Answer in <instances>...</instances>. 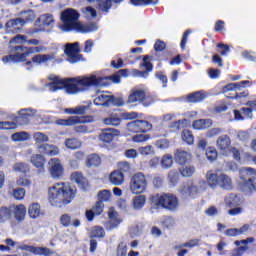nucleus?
I'll use <instances>...</instances> for the list:
<instances>
[{
    "instance_id": "a211bd4d",
    "label": "nucleus",
    "mask_w": 256,
    "mask_h": 256,
    "mask_svg": "<svg viewBox=\"0 0 256 256\" xmlns=\"http://www.w3.org/2000/svg\"><path fill=\"white\" fill-rule=\"evenodd\" d=\"M119 135V130L115 128H108L103 130L100 135L99 139L100 141H103V143H111L115 137H118Z\"/></svg>"
},
{
    "instance_id": "680f3d73",
    "label": "nucleus",
    "mask_w": 256,
    "mask_h": 256,
    "mask_svg": "<svg viewBox=\"0 0 256 256\" xmlns=\"http://www.w3.org/2000/svg\"><path fill=\"white\" fill-rule=\"evenodd\" d=\"M98 198L101 203L111 201V191L103 190L98 193Z\"/></svg>"
},
{
    "instance_id": "8fccbe9b",
    "label": "nucleus",
    "mask_w": 256,
    "mask_h": 256,
    "mask_svg": "<svg viewBox=\"0 0 256 256\" xmlns=\"http://www.w3.org/2000/svg\"><path fill=\"white\" fill-rule=\"evenodd\" d=\"M132 5L136 7H141L143 5H157L159 0H130Z\"/></svg>"
},
{
    "instance_id": "72a5a7b5",
    "label": "nucleus",
    "mask_w": 256,
    "mask_h": 256,
    "mask_svg": "<svg viewBox=\"0 0 256 256\" xmlns=\"http://www.w3.org/2000/svg\"><path fill=\"white\" fill-rule=\"evenodd\" d=\"M28 215L31 219H39L41 217V205L32 203L28 208Z\"/></svg>"
},
{
    "instance_id": "9d476101",
    "label": "nucleus",
    "mask_w": 256,
    "mask_h": 256,
    "mask_svg": "<svg viewBox=\"0 0 256 256\" xmlns=\"http://www.w3.org/2000/svg\"><path fill=\"white\" fill-rule=\"evenodd\" d=\"M111 103L113 105H122L123 101L120 99L118 103H115V96L110 95L109 92H97L94 105L98 107H109Z\"/></svg>"
},
{
    "instance_id": "f8f14e48",
    "label": "nucleus",
    "mask_w": 256,
    "mask_h": 256,
    "mask_svg": "<svg viewBox=\"0 0 256 256\" xmlns=\"http://www.w3.org/2000/svg\"><path fill=\"white\" fill-rule=\"evenodd\" d=\"M17 249H20V251H28L29 253H33V255H53V252L51 249L47 247H35V246H30L27 244H22L17 247Z\"/></svg>"
},
{
    "instance_id": "a878e982",
    "label": "nucleus",
    "mask_w": 256,
    "mask_h": 256,
    "mask_svg": "<svg viewBox=\"0 0 256 256\" xmlns=\"http://www.w3.org/2000/svg\"><path fill=\"white\" fill-rule=\"evenodd\" d=\"M218 186L222 189H225L226 191H231V189H233V181L226 174L220 173V180L218 182Z\"/></svg>"
},
{
    "instance_id": "0eeeda50",
    "label": "nucleus",
    "mask_w": 256,
    "mask_h": 256,
    "mask_svg": "<svg viewBox=\"0 0 256 256\" xmlns=\"http://www.w3.org/2000/svg\"><path fill=\"white\" fill-rule=\"evenodd\" d=\"M153 101V97L147 96L145 90L141 88H134L128 97V103H142L144 107H149Z\"/></svg>"
},
{
    "instance_id": "5701e85b",
    "label": "nucleus",
    "mask_w": 256,
    "mask_h": 256,
    "mask_svg": "<svg viewBox=\"0 0 256 256\" xmlns=\"http://www.w3.org/2000/svg\"><path fill=\"white\" fill-rule=\"evenodd\" d=\"M78 123H83V120L78 116H71L67 119H58L55 121L56 125H61L62 127H72L73 125H78Z\"/></svg>"
},
{
    "instance_id": "6ab92c4d",
    "label": "nucleus",
    "mask_w": 256,
    "mask_h": 256,
    "mask_svg": "<svg viewBox=\"0 0 256 256\" xmlns=\"http://www.w3.org/2000/svg\"><path fill=\"white\" fill-rule=\"evenodd\" d=\"M108 217H109V221L106 223V227L107 229H109V231H113V229H117V227H119V224L122 223V219L119 218V216H117V212L110 210L108 212Z\"/></svg>"
},
{
    "instance_id": "393cba45",
    "label": "nucleus",
    "mask_w": 256,
    "mask_h": 256,
    "mask_svg": "<svg viewBox=\"0 0 256 256\" xmlns=\"http://www.w3.org/2000/svg\"><path fill=\"white\" fill-rule=\"evenodd\" d=\"M13 215L16 221H25V215H27V208L25 205H15L12 206Z\"/></svg>"
},
{
    "instance_id": "de8ad7c7",
    "label": "nucleus",
    "mask_w": 256,
    "mask_h": 256,
    "mask_svg": "<svg viewBox=\"0 0 256 256\" xmlns=\"http://www.w3.org/2000/svg\"><path fill=\"white\" fill-rule=\"evenodd\" d=\"M20 17V19L24 21V24H26L27 21H33V19H35V12H33V10H26L20 13Z\"/></svg>"
},
{
    "instance_id": "aec40b11",
    "label": "nucleus",
    "mask_w": 256,
    "mask_h": 256,
    "mask_svg": "<svg viewBox=\"0 0 256 256\" xmlns=\"http://www.w3.org/2000/svg\"><path fill=\"white\" fill-rule=\"evenodd\" d=\"M35 145L39 151L49 143V136L43 132H35L33 134Z\"/></svg>"
},
{
    "instance_id": "864d4df0",
    "label": "nucleus",
    "mask_w": 256,
    "mask_h": 256,
    "mask_svg": "<svg viewBox=\"0 0 256 256\" xmlns=\"http://www.w3.org/2000/svg\"><path fill=\"white\" fill-rule=\"evenodd\" d=\"M25 193L24 188H16L12 191V197H14L16 201H23L25 199Z\"/></svg>"
},
{
    "instance_id": "9b49d317",
    "label": "nucleus",
    "mask_w": 256,
    "mask_h": 256,
    "mask_svg": "<svg viewBox=\"0 0 256 256\" xmlns=\"http://www.w3.org/2000/svg\"><path fill=\"white\" fill-rule=\"evenodd\" d=\"M128 131L131 133H147L153 129V125L145 120H136L128 123Z\"/></svg>"
},
{
    "instance_id": "37998d69",
    "label": "nucleus",
    "mask_w": 256,
    "mask_h": 256,
    "mask_svg": "<svg viewBox=\"0 0 256 256\" xmlns=\"http://www.w3.org/2000/svg\"><path fill=\"white\" fill-rule=\"evenodd\" d=\"M205 94H203V92L198 91V92H194L192 94H189L187 96V101L188 103H199V101H203V99H205Z\"/></svg>"
},
{
    "instance_id": "f257e3e1",
    "label": "nucleus",
    "mask_w": 256,
    "mask_h": 256,
    "mask_svg": "<svg viewBox=\"0 0 256 256\" xmlns=\"http://www.w3.org/2000/svg\"><path fill=\"white\" fill-rule=\"evenodd\" d=\"M49 80L51 81V83L48 84L49 91L55 93L56 91L65 89L67 95H77V93L87 91L90 87H103V85H105V78L95 74L67 78L64 80L57 76H50Z\"/></svg>"
},
{
    "instance_id": "c9c22d12",
    "label": "nucleus",
    "mask_w": 256,
    "mask_h": 256,
    "mask_svg": "<svg viewBox=\"0 0 256 256\" xmlns=\"http://www.w3.org/2000/svg\"><path fill=\"white\" fill-rule=\"evenodd\" d=\"M246 85H249V81L247 80L239 83H230L224 87V93L227 91H241Z\"/></svg>"
},
{
    "instance_id": "1a4fd4ad",
    "label": "nucleus",
    "mask_w": 256,
    "mask_h": 256,
    "mask_svg": "<svg viewBox=\"0 0 256 256\" xmlns=\"http://www.w3.org/2000/svg\"><path fill=\"white\" fill-rule=\"evenodd\" d=\"M48 171L52 179H61L65 175V168L59 158H51L48 161Z\"/></svg>"
},
{
    "instance_id": "5fc2aeb1",
    "label": "nucleus",
    "mask_w": 256,
    "mask_h": 256,
    "mask_svg": "<svg viewBox=\"0 0 256 256\" xmlns=\"http://www.w3.org/2000/svg\"><path fill=\"white\" fill-rule=\"evenodd\" d=\"M138 152L140 153V155H143L144 157H147L149 155H155V150L151 145L139 147Z\"/></svg>"
},
{
    "instance_id": "f3484780",
    "label": "nucleus",
    "mask_w": 256,
    "mask_h": 256,
    "mask_svg": "<svg viewBox=\"0 0 256 256\" xmlns=\"http://www.w3.org/2000/svg\"><path fill=\"white\" fill-rule=\"evenodd\" d=\"M19 25L21 27H24V25H25L24 20H22L21 18L10 19L6 23V31H7V33H19V31H21V27H19Z\"/></svg>"
},
{
    "instance_id": "cd10ccee",
    "label": "nucleus",
    "mask_w": 256,
    "mask_h": 256,
    "mask_svg": "<svg viewBox=\"0 0 256 256\" xmlns=\"http://www.w3.org/2000/svg\"><path fill=\"white\" fill-rule=\"evenodd\" d=\"M110 182L116 186L123 185L125 183V175H123V172L115 170L110 174Z\"/></svg>"
},
{
    "instance_id": "a18cd8bd",
    "label": "nucleus",
    "mask_w": 256,
    "mask_h": 256,
    "mask_svg": "<svg viewBox=\"0 0 256 256\" xmlns=\"http://www.w3.org/2000/svg\"><path fill=\"white\" fill-rule=\"evenodd\" d=\"M9 219H11V209L2 206L0 208V223H5V221H9Z\"/></svg>"
},
{
    "instance_id": "bb28decb",
    "label": "nucleus",
    "mask_w": 256,
    "mask_h": 256,
    "mask_svg": "<svg viewBox=\"0 0 256 256\" xmlns=\"http://www.w3.org/2000/svg\"><path fill=\"white\" fill-rule=\"evenodd\" d=\"M221 173L222 172H212V171L207 172L206 179L210 187H217V185H219Z\"/></svg>"
},
{
    "instance_id": "7c9ffc66",
    "label": "nucleus",
    "mask_w": 256,
    "mask_h": 256,
    "mask_svg": "<svg viewBox=\"0 0 256 256\" xmlns=\"http://www.w3.org/2000/svg\"><path fill=\"white\" fill-rule=\"evenodd\" d=\"M29 139H31V134L25 131L16 132L11 135V140L14 141V143L29 141Z\"/></svg>"
},
{
    "instance_id": "a19ab883",
    "label": "nucleus",
    "mask_w": 256,
    "mask_h": 256,
    "mask_svg": "<svg viewBox=\"0 0 256 256\" xmlns=\"http://www.w3.org/2000/svg\"><path fill=\"white\" fill-rule=\"evenodd\" d=\"M179 172L182 177H193V175H195V167L192 165H182L179 168Z\"/></svg>"
},
{
    "instance_id": "dca6fc26",
    "label": "nucleus",
    "mask_w": 256,
    "mask_h": 256,
    "mask_svg": "<svg viewBox=\"0 0 256 256\" xmlns=\"http://www.w3.org/2000/svg\"><path fill=\"white\" fill-rule=\"evenodd\" d=\"M179 191L183 197H196V195H199V188L193 182L186 183Z\"/></svg>"
},
{
    "instance_id": "052dcab7",
    "label": "nucleus",
    "mask_w": 256,
    "mask_h": 256,
    "mask_svg": "<svg viewBox=\"0 0 256 256\" xmlns=\"http://www.w3.org/2000/svg\"><path fill=\"white\" fill-rule=\"evenodd\" d=\"M206 157H207L208 161L213 163V161L217 160V150L215 148H211V147L207 148Z\"/></svg>"
},
{
    "instance_id": "69168bd1",
    "label": "nucleus",
    "mask_w": 256,
    "mask_h": 256,
    "mask_svg": "<svg viewBox=\"0 0 256 256\" xmlns=\"http://www.w3.org/2000/svg\"><path fill=\"white\" fill-rule=\"evenodd\" d=\"M83 13L86 17H97V10H95V8L88 6L86 8L83 9Z\"/></svg>"
},
{
    "instance_id": "2eb2a0df",
    "label": "nucleus",
    "mask_w": 256,
    "mask_h": 256,
    "mask_svg": "<svg viewBox=\"0 0 256 256\" xmlns=\"http://www.w3.org/2000/svg\"><path fill=\"white\" fill-rule=\"evenodd\" d=\"M143 67L146 69L144 71H139L137 69L132 70L133 77H147L150 73V71H153V66L151 65V62L149 61V56H145L143 58V63L140 65V68L143 69Z\"/></svg>"
},
{
    "instance_id": "603ef678",
    "label": "nucleus",
    "mask_w": 256,
    "mask_h": 256,
    "mask_svg": "<svg viewBox=\"0 0 256 256\" xmlns=\"http://www.w3.org/2000/svg\"><path fill=\"white\" fill-rule=\"evenodd\" d=\"M90 237L101 239L102 237H105V230L103 227L96 226L92 229Z\"/></svg>"
},
{
    "instance_id": "338daca9",
    "label": "nucleus",
    "mask_w": 256,
    "mask_h": 256,
    "mask_svg": "<svg viewBox=\"0 0 256 256\" xmlns=\"http://www.w3.org/2000/svg\"><path fill=\"white\" fill-rule=\"evenodd\" d=\"M156 147L158 149H168L169 148V140L163 138L156 142Z\"/></svg>"
},
{
    "instance_id": "b1692460",
    "label": "nucleus",
    "mask_w": 256,
    "mask_h": 256,
    "mask_svg": "<svg viewBox=\"0 0 256 256\" xmlns=\"http://www.w3.org/2000/svg\"><path fill=\"white\" fill-rule=\"evenodd\" d=\"M224 203L226 207L229 209H233V207H239L241 205V197L237 194H229L224 198Z\"/></svg>"
},
{
    "instance_id": "412c9836",
    "label": "nucleus",
    "mask_w": 256,
    "mask_h": 256,
    "mask_svg": "<svg viewBox=\"0 0 256 256\" xmlns=\"http://www.w3.org/2000/svg\"><path fill=\"white\" fill-rule=\"evenodd\" d=\"M71 181H74L75 183H77V185L83 191H87V189H89V182L87 181V178L83 177V174L79 172L72 173Z\"/></svg>"
},
{
    "instance_id": "f704fd0d",
    "label": "nucleus",
    "mask_w": 256,
    "mask_h": 256,
    "mask_svg": "<svg viewBox=\"0 0 256 256\" xmlns=\"http://www.w3.org/2000/svg\"><path fill=\"white\" fill-rule=\"evenodd\" d=\"M147 202V197L145 195H138L132 199V207L137 211L141 210L142 207H145V203Z\"/></svg>"
},
{
    "instance_id": "58836bf2",
    "label": "nucleus",
    "mask_w": 256,
    "mask_h": 256,
    "mask_svg": "<svg viewBox=\"0 0 256 256\" xmlns=\"http://www.w3.org/2000/svg\"><path fill=\"white\" fill-rule=\"evenodd\" d=\"M104 125H110L112 127H118V125H121V118L117 114H112L107 118L103 119Z\"/></svg>"
},
{
    "instance_id": "2f4dec72",
    "label": "nucleus",
    "mask_w": 256,
    "mask_h": 256,
    "mask_svg": "<svg viewBox=\"0 0 256 256\" xmlns=\"http://www.w3.org/2000/svg\"><path fill=\"white\" fill-rule=\"evenodd\" d=\"M60 223L63 225V227H69V225H73V227H80L81 221L79 219L71 220V216L69 214H64L60 217Z\"/></svg>"
},
{
    "instance_id": "f03ea898",
    "label": "nucleus",
    "mask_w": 256,
    "mask_h": 256,
    "mask_svg": "<svg viewBox=\"0 0 256 256\" xmlns=\"http://www.w3.org/2000/svg\"><path fill=\"white\" fill-rule=\"evenodd\" d=\"M79 17H81V15L73 8L63 10L60 13V31L63 33H71V31H77V33H93V31L99 29L96 23L82 24L79 21Z\"/></svg>"
},
{
    "instance_id": "ea45409f",
    "label": "nucleus",
    "mask_w": 256,
    "mask_h": 256,
    "mask_svg": "<svg viewBox=\"0 0 256 256\" xmlns=\"http://www.w3.org/2000/svg\"><path fill=\"white\" fill-rule=\"evenodd\" d=\"M53 59H55V56L53 55H49V54H39V55H35L33 58H32V61L33 63H38V64H41V63H49V61H53Z\"/></svg>"
},
{
    "instance_id": "4c0bfd02",
    "label": "nucleus",
    "mask_w": 256,
    "mask_h": 256,
    "mask_svg": "<svg viewBox=\"0 0 256 256\" xmlns=\"http://www.w3.org/2000/svg\"><path fill=\"white\" fill-rule=\"evenodd\" d=\"M211 125H213V122L211 120L200 119V120L194 121L192 127H193V129L201 130V129H209V127H211Z\"/></svg>"
},
{
    "instance_id": "4d7b16f0",
    "label": "nucleus",
    "mask_w": 256,
    "mask_h": 256,
    "mask_svg": "<svg viewBox=\"0 0 256 256\" xmlns=\"http://www.w3.org/2000/svg\"><path fill=\"white\" fill-rule=\"evenodd\" d=\"M10 43L15 45H25V43H27V36L18 34L11 38Z\"/></svg>"
},
{
    "instance_id": "7ed1b4c3",
    "label": "nucleus",
    "mask_w": 256,
    "mask_h": 256,
    "mask_svg": "<svg viewBox=\"0 0 256 256\" xmlns=\"http://www.w3.org/2000/svg\"><path fill=\"white\" fill-rule=\"evenodd\" d=\"M77 189L69 183H55L48 189V200L53 207L69 205L74 199Z\"/></svg>"
},
{
    "instance_id": "e2e57ef3",
    "label": "nucleus",
    "mask_w": 256,
    "mask_h": 256,
    "mask_svg": "<svg viewBox=\"0 0 256 256\" xmlns=\"http://www.w3.org/2000/svg\"><path fill=\"white\" fill-rule=\"evenodd\" d=\"M197 245H199V240L198 239H193V240H190L186 243L176 245L175 249H181V247H188V248L197 247Z\"/></svg>"
},
{
    "instance_id": "473e14b6",
    "label": "nucleus",
    "mask_w": 256,
    "mask_h": 256,
    "mask_svg": "<svg viewBox=\"0 0 256 256\" xmlns=\"http://www.w3.org/2000/svg\"><path fill=\"white\" fill-rule=\"evenodd\" d=\"M37 22L41 23V25H44V27H50V25L55 24V17L53 16V14H49V13L42 14L37 19Z\"/></svg>"
},
{
    "instance_id": "e433bc0d",
    "label": "nucleus",
    "mask_w": 256,
    "mask_h": 256,
    "mask_svg": "<svg viewBox=\"0 0 256 256\" xmlns=\"http://www.w3.org/2000/svg\"><path fill=\"white\" fill-rule=\"evenodd\" d=\"M86 165L89 168L99 167L101 165V157L97 154H90L86 158Z\"/></svg>"
},
{
    "instance_id": "0e129e2a",
    "label": "nucleus",
    "mask_w": 256,
    "mask_h": 256,
    "mask_svg": "<svg viewBox=\"0 0 256 256\" xmlns=\"http://www.w3.org/2000/svg\"><path fill=\"white\" fill-rule=\"evenodd\" d=\"M16 185L19 187H29V185H31V180H29L27 177H19L16 180Z\"/></svg>"
},
{
    "instance_id": "49530a36",
    "label": "nucleus",
    "mask_w": 256,
    "mask_h": 256,
    "mask_svg": "<svg viewBox=\"0 0 256 256\" xmlns=\"http://www.w3.org/2000/svg\"><path fill=\"white\" fill-rule=\"evenodd\" d=\"M161 167L163 169H169L173 167V156L171 154H165L161 159Z\"/></svg>"
},
{
    "instance_id": "774afa93",
    "label": "nucleus",
    "mask_w": 256,
    "mask_h": 256,
    "mask_svg": "<svg viewBox=\"0 0 256 256\" xmlns=\"http://www.w3.org/2000/svg\"><path fill=\"white\" fill-rule=\"evenodd\" d=\"M117 256H127V245L120 243L117 248Z\"/></svg>"
},
{
    "instance_id": "bf43d9fd",
    "label": "nucleus",
    "mask_w": 256,
    "mask_h": 256,
    "mask_svg": "<svg viewBox=\"0 0 256 256\" xmlns=\"http://www.w3.org/2000/svg\"><path fill=\"white\" fill-rule=\"evenodd\" d=\"M151 139V136L149 134H136L132 137V141L134 143H145Z\"/></svg>"
},
{
    "instance_id": "20e7f679",
    "label": "nucleus",
    "mask_w": 256,
    "mask_h": 256,
    "mask_svg": "<svg viewBox=\"0 0 256 256\" xmlns=\"http://www.w3.org/2000/svg\"><path fill=\"white\" fill-rule=\"evenodd\" d=\"M46 48L40 47H23V46H10L9 55L2 58L3 63H17V61H25L29 55L33 53H43Z\"/></svg>"
},
{
    "instance_id": "c85d7f7f",
    "label": "nucleus",
    "mask_w": 256,
    "mask_h": 256,
    "mask_svg": "<svg viewBox=\"0 0 256 256\" xmlns=\"http://www.w3.org/2000/svg\"><path fill=\"white\" fill-rule=\"evenodd\" d=\"M189 159H191V153L183 150H177L175 152V161L180 165L184 166Z\"/></svg>"
},
{
    "instance_id": "423d86ee",
    "label": "nucleus",
    "mask_w": 256,
    "mask_h": 256,
    "mask_svg": "<svg viewBox=\"0 0 256 256\" xmlns=\"http://www.w3.org/2000/svg\"><path fill=\"white\" fill-rule=\"evenodd\" d=\"M130 191H132L134 195H141V193L147 191V178L145 174L139 172L132 176L130 180Z\"/></svg>"
},
{
    "instance_id": "09e8293b",
    "label": "nucleus",
    "mask_w": 256,
    "mask_h": 256,
    "mask_svg": "<svg viewBox=\"0 0 256 256\" xmlns=\"http://www.w3.org/2000/svg\"><path fill=\"white\" fill-rule=\"evenodd\" d=\"M182 141L187 143L188 145H193L195 143V138L193 137V133L189 130H184L182 132Z\"/></svg>"
},
{
    "instance_id": "4be33fe9",
    "label": "nucleus",
    "mask_w": 256,
    "mask_h": 256,
    "mask_svg": "<svg viewBox=\"0 0 256 256\" xmlns=\"http://www.w3.org/2000/svg\"><path fill=\"white\" fill-rule=\"evenodd\" d=\"M30 162L34 167H36L39 171H45V163H47V160H45V157L41 154H34L30 157Z\"/></svg>"
},
{
    "instance_id": "6e6d98bb",
    "label": "nucleus",
    "mask_w": 256,
    "mask_h": 256,
    "mask_svg": "<svg viewBox=\"0 0 256 256\" xmlns=\"http://www.w3.org/2000/svg\"><path fill=\"white\" fill-rule=\"evenodd\" d=\"M13 171L15 173H27L29 172V166L23 162H19L13 166Z\"/></svg>"
},
{
    "instance_id": "c03bdc74",
    "label": "nucleus",
    "mask_w": 256,
    "mask_h": 256,
    "mask_svg": "<svg viewBox=\"0 0 256 256\" xmlns=\"http://www.w3.org/2000/svg\"><path fill=\"white\" fill-rule=\"evenodd\" d=\"M85 111H87V106H78L76 108H66L64 113H67V115H84Z\"/></svg>"
},
{
    "instance_id": "c756f323",
    "label": "nucleus",
    "mask_w": 256,
    "mask_h": 256,
    "mask_svg": "<svg viewBox=\"0 0 256 256\" xmlns=\"http://www.w3.org/2000/svg\"><path fill=\"white\" fill-rule=\"evenodd\" d=\"M40 153L43 155H48V157H55L59 155V147L53 144H46L41 150Z\"/></svg>"
},
{
    "instance_id": "13d9d810",
    "label": "nucleus",
    "mask_w": 256,
    "mask_h": 256,
    "mask_svg": "<svg viewBox=\"0 0 256 256\" xmlns=\"http://www.w3.org/2000/svg\"><path fill=\"white\" fill-rule=\"evenodd\" d=\"M97 3L100 11H104L105 13H107L112 6L111 0H97Z\"/></svg>"
},
{
    "instance_id": "39448f33",
    "label": "nucleus",
    "mask_w": 256,
    "mask_h": 256,
    "mask_svg": "<svg viewBox=\"0 0 256 256\" xmlns=\"http://www.w3.org/2000/svg\"><path fill=\"white\" fill-rule=\"evenodd\" d=\"M151 211L154 209H166L167 211H176L179 207V199L173 194H156L150 198Z\"/></svg>"
},
{
    "instance_id": "ddd939ff",
    "label": "nucleus",
    "mask_w": 256,
    "mask_h": 256,
    "mask_svg": "<svg viewBox=\"0 0 256 256\" xmlns=\"http://www.w3.org/2000/svg\"><path fill=\"white\" fill-rule=\"evenodd\" d=\"M216 147L224 157L229 156L231 146V138L228 135L220 136L216 141Z\"/></svg>"
},
{
    "instance_id": "6e6552de",
    "label": "nucleus",
    "mask_w": 256,
    "mask_h": 256,
    "mask_svg": "<svg viewBox=\"0 0 256 256\" xmlns=\"http://www.w3.org/2000/svg\"><path fill=\"white\" fill-rule=\"evenodd\" d=\"M64 53L67 55L69 63H79L81 61V49H79V42L67 43L64 45Z\"/></svg>"
},
{
    "instance_id": "79ce46f5",
    "label": "nucleus",
    "mask_w": 256,
    "mask_h": 256,
    "mask_svg": "<svg viewBox=\"0 0 256 256\" xmlns=\"http://www.w3.org/2000/svg\"><path fill=\"white\" fill-rule=\"evenodd\" d=\"M64 145L67 147V149H81V141H79L77 138H67Z\"/></svg>"
},
{
    "instance_id": "3c124183",
    "label": "nucleus",
    "mask_w": 256,
    "mask_h": 256,
    "mask_svg": "<svg viewBox=\"0 0 256 256\" xmlns=\"http://www.w3.org/2000/svg\"><path fill=\"white\" fill-rule=\"evenodd\" d=\"M0 129L2 131H10V130H15L17 129V123L11 121H2L0 122Z\"/></svg>"
},
{
    "instance_id": "4468645a",
    "label": "nucleus",
    "mask_w": 256,
    "mask_h": 256,
    "mask_svg": "<svg viewBox=\"0 0 256 256\" xmlns=\"http://www.w3.org/2000/svg\"><path fill=\"white\" fill-rule=\"evenodd\" d=\"M18 114L19 116L16 118L17 123H20V125H28L29 119L37 116V110L26 108L20 110Z\"/></svg>"
}]
</instances>
